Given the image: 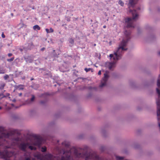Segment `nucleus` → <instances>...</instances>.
Wrapping results in <instances>:
<instances>
[{
	"label": "nucleus",
	"instance_id": "30",
	"mask_svg": "<svg viewBox=\"0 0 160 160\" xmlns=\"http://www.w3.org/2000/svg\"><path fill=\"white\" fill-rule=\"evenodd\" d=\"M98 74V75H100L101 74V71L100 70L99 71Z\"/></svg>",
	"mask_w": 160,
	"mask_h": 160
},
{
	"label": "nucleus",
	"instance_id": "23",
	"mask_svg": "<svg viewBox=\"0 0 160 160\" xmlns=\"http://www.w3.org/2000/svg\"><path fill=\"white\" fill-rule=\"evenodd\" d=\"M36 157L38 159H41V154H38L37 155Z\"/></svg>",
	"mask_w": 160,
	"mask_h": 160
},
{
	"label": "nucleus",
	"instance_id": "12",
	"mask_svg": "<svg viewBox=\"0 0 160 160\" xmlns=\"http://www.w3.org/2000/svg\"><path fill=\"white\" fill-rule=\"evenodd\" d=\"M30 104V99L29 98L25 101L23 103V105H28Z\"/></svg>",
	"mask_w": 160,
	"mask_h": 160
},
{
	"label": "nucleus",
	"instance_id": "9",
	"mask_svg": "<svg viewBox=\"0 0 160 160\" xmlns=\"http://www.w3.org/2000/svg\"><path fill=\"white\" fill-rule=\"evenodd\" d=\"M138 0H129V8L131 6L133 7L134 5L137 2Z\"/></svg>",
	"mask_w": 160,
	"mask_h": 160
},
{
	"label": "nucleus",
	"instance_id": "35",
	"mask_svg": "<svg viewBox=\"0 0 160 160\" xmlns=\"http://www.w3.org/2000/svg\"><path fill=\"white\" fill-rule=\"evenodd\" d=\"M106 26H105V25H104V26H103V28H106Z\"/></svg>",
	"mask_w": 160,
	"mask_h": 160
},
{
	"label": "nucleus",
	"instance_id": "2",
	"mask_svg": "<svg viewBox=\"0 0 160 160\" xmlns=\"http://www.w3.org/2000/svg\"><path fill=\"white\" fill-rule=\"evenodd\" d=\"M125 36V38H123L119 44V47L118 48L116 52H114V55L115 56L113 57V60L116 61L121 58L122 55L123 53V51L127 50V48H124L127 44L128 42L130 39V32H128L127 31H125L124 32Z\"/></svg>",
	"mask_w": 160,
	"mask_h": 160
},
{
	"label": "nucleus",
	"instance_id": "28",
	"mask_svg": "<svg viewBox=\"0 0 160 160\" xmlns=\"http://www.w3.org/2000/svg\"><path fill=\"white\" fill-rule=\"evenodd\" d=\"M45 30L47 33H49V30L48 28H46Z\"/></svg>",
	"mask_w": 160,
	"mask_h": 160
},
{
	"label": "nucleus",
	"instance_id": "10",
	"mask_svg": "<svg viewBox=\"0 0 160 160\" xmlns=\"http://www.w3.org/2000/svg\"><path fill=\"white\" fill-rule=\"evenodd\" d=\"M24 87V85L21 84L18 85H16L15 87L16 89H18L19 90L23 89Z\"/></svg>",
	"mask_w": 160,
	"mask_h": 160
},
{
	"label": "nucleus",
	"instance_id": "31",
	"mask_svg": "<svg viewBox=\"0 0 160 160\" xmlns=\"http://www.w3.org/2000/svg\"><path fill=\"white\" fill-rule=\"evenodd\" d=\"M110 57L111 58L113 57V55L112 54H110L109 55Z\"/></svg>",
	"mask_w": 160,
	"mask_h": 160
},
{
	"label": "nucleus",
	"instance_id": "40",
	"mask_svg": "<svg viewBox=\"0 0 160 160\" xmlns=\"http://www.w3.org/2000/svg\"><path fill=\"white\" fill-rule=\"evenodd\" d=\"M9 95H10V94H9V93H8V94H7V96H9Z\"/></svg>",
	"mask_w": 160,
	"mask_h": 160
},
{
	"label": "nucleus",
	"instance_id": "33",
	"mask_svg": "<svg viewBox=\"0 0 160 160\" xmlns=\"http://www.w3.org/2000/svg\"><path fill=\"white\" fill-rule=\"evenodd\" d=\"M45 49V48H43L41 49V51H43L44 49Z\"/></svg>",
	"mask_w": 160,
	"mask_h": 160
},
{
	"label": "nucleus",
	"instance_id": "24",
	"mask_svg": "<svg viewBox=\"0 0 160 160\" xmlns=\"http://www.w3.org/2000/svg\"><path fill=\"white\" fill-rule=\"evenodd\" d=\"M35 98L34 96L33 95L32 96V97L31 98V102L33 101Z\"/></svg>",
	"mask_w": 160,
	"mask_h": 160
},
{
	"label": "nucleus",
	"instance_id": "15",
	"mask_svg": "<svg viewBox=\"0 0 160 160\" xmlns=\"http://www.w3.org/2000/svg\"><path fill=\"white\" fill-rule=\"evenodd\" d=\"M156 90H157V93L158 94V97H159V98H160V90L159 89L157 88Z\"/></svg>",
	"mask_w": 160,
	"mask_h": 160
},
{
	"label": "nucleus",
	"instance_id": "3",
	"mask_svg": "<svg viewBox=\"0 0 160 160\" xmlns=\"http://www.w3.org/2000/svg\"><path fill=\"white\" fill-rule=\"evenodd\" d=\"M64 156L61 157L60 160H74L71 155L70 153L64 152ZM45 160H53L55 156L49 153H46L44 157Z\"/></svg>",
	"mask_w": 160,
	"mask_h": 160
},
{
	"label": "nucleus",
	"instance_id": "14",
	"mask_svg": "<svg viewBox=\"0 0 160 160\" xmlns=\"http://www.w3.org/2000/svg\"><path fill=\"white\" fill-rule=\"evenodd\" d=\"M41 149V151L42 152H44L47 150V148L45 147H42Z\"/></svg>",
	"mask_w": 160,
	"mask_h": 160
},
{
	"label": "nucleus",
	"instance_id": "44",
	"mask_svg": "<svg viewBox=\"0 0 160 160\" xmlns=\"http://www.w3.org/2000/svg\"><path fill=\"white\" fill-rule=\"evenodd\" d=\"M41 102V103H43V102Z\"/></svg>",
	"mask_w": 160,
	"mask_h": 160
},
{
	"label": "nucleus",
	"instance_id": "16",
	"mask_svg": "<svg viewBox=\"0 0 160 160\" xmlns=\"http://www.w3.org/2000/svg\"><path fill=\"white\" fill-rule=\"evenodd\" d=\"M116 159L118 160H122L124 159V157L120 156H116Z\"/></svg>",
	"mask_w": 160,
	"mask_h": 160
},
{
	"label": "nucleus",
	"instance_id": "47",
	"mask_svg": "<svg viewBox=\"0 0 160 160\" xmlns=\"http://www.w3.org/2000/svg\"><path fill=\"white\" fill-rule=\"evenodd\" d=\"M1 95H0V96Z\"/></svg>",
	"mask_w": 160,
	"mask_h": 160
},
{
	"label": "nucleus",
	"instance_id": "6",
	"mask_svg": "<svg viewBox=\"0 0 160 160\" xmlns=\"http://www.w3.org/2000/svg\"><path fill=\"white\" fill-rule=\"evenodd\" d=\"M34 138L35 140L34 142V145L40 148L42 141V138L40 136L34 134L31 132V138ZM33 149L36 150V148H34L31 145V150Z\"/></svg>",
	"mask_w": 160,
	"mask_h": 160
},
{
	"label": "nucleus",
	"instance_id": "1",
	"mask_svg": "<svg viewBox=\"0 0 160 160\" xmlns=\"http://www.w3.org/2000/svg\"><path fill=\"white\" fill-rule=\"evenodd\" d=\"M17 132L16 129H13L7 133L3 132L0 134V155L2 158L7 160L8 158L13 154V152H9L8 149L18 146L19 148L25 151L28 147L30 149V145L26 142H22L21 139L16 135Z\"/></svg>",
	"mask_w": 160,
	"mask_h": 160
},
{
	"label": "nucleus",
	"instance_id": "27",
	"mask_svg": "<svg viewBox=\"0 0 160 160\" xmlns=\"http://www.w3.org/2000/svg\"><path fill=\"white\" fill-rule=\"evenodd\" d=\"M1 36H2V37L3 38H4L5 37V36L4 35V33H2V34Z\"/></svg>",
	"mask_w": 160,
	"mask_h": 160
},
{
	"label": "nucleus",
	"instance_id": "29",
	"mask_svg": "<svg viewBox=\"0 0 160 160\" xmlns=\"http://www.w3.org/2000/svg\"><path fill=\"white\" fill-rule=\"evenodd\" d=\"M12 54L11 53H9L8 54V57H10L12 55Z\"/></svg>",
	"mask_w": 160,
	"mask_h": 160
},
{
	"label": "nucleus",
	"instance_id": "37",
	"mask_svg": "<svg viewBox=\"0 0 160 160\" xmlns=\"http://www.w3.org/2000/svg\"><path fill=\"white\" fill-rule=\"evenodd\" d=\"M25 97L28 96V95H27V93H26V94H25Z\"/></svg>",
	"mask_w": 160,
	"mask_h": 160
},
{
	"label": "nucleus",
	"instance_id": "39",
	"mask_svg": "<svg viewBox=\"0 0 160 160\" xmlns=\"http://www.w3.org/2000/svg\"><path fill=\"white\" fill-rule=\"evenodd\" d=\"M20 26H22V25L21 24H20ZM22 28V27H21L20 28Z\"/></svg>",
	"mask_w": 160,
	"mask_h": 160
},
{
	"label": "nucleus",
	"instance_id": "46",
	"mask_svg": "<svg viewBox=\"0 0 160 160\" xmlns=\"http://www.w3.org/2000/svg\"><path fill=\"white\" fill-rule=\"evenodd\" d=\"M33 79H31V80H32Z\"/></svg>",
	"mask_w": 160,
	"mask_h": 160
},
{
	"label": "nucleus",
	"instance_id": "36",
	"mask_svg": "<svg viewBox=\"0 0 160 160\" xmlns=\"http://www.w3.org/2000/svg\"><path fill=\"white\" fill-rule=\"evenodd\" d=\"M4 85H2V88H3V87H4Z\"/></svg>",
	"mask_w": 160,
	"mask_h": 160
},
{
	"label": "nucleus",
	"instance_id": "17",
	"mask_svg": "<svg viewBox=\"0 0 160 160\" xmlns=\"http://www.w3.org/2000/svg\"><path fill=\"white\" fill-rule=\"evenodd\" d=\"M14 57H12L11 58L7 59V61L8 62H11L14 60Z\"/></svg>",
	"mask_w": 160,
	"mask_h": 160
},
{
	"label": "nucleus",
	"instance_id": "34",
	"mask_svg": "<svg viewBox=\"0 0 160 160\" xmlns=\"http://www.w3.org/2000/svg\"><path fill=\"white\" fill-rule=\"evenodd\" d=\"M16 100L15 99H13L12 100V101L14 102H16Z\"/></svg>",
	"mask_w": 160,
	"mask_h": 160
},
{
	"label": "nucleus",
	"instance_id": "4",
	"mask_svg": "<svg viewBox=\"0 0 160 160\" xmlns=\"http://www.w3.org/2000/svg\"><path fill=\"white\" fill-rule=\"evenodd\" d=\"M129 12L132 13V18H128L125 19V22L127 23V28H134V27L133 25V22L134 20L138 18V12L135 10H132L130 9Z\"/></svg>",
	"mask_w": 160,
	"mask_h": 160
},
{
	"label": "nucleus",
	"instance_id": "8",
	"mask_svg": "<svg viewBox=\"0 0 160 160\" xmlns=\"http://www.w3.org/2000/svg\"><path fill=\"white\" fill-rule=\"evenodd\" d=\"M116 62H107L106 63V67L111 70L112 68L115 66Z\"/></svg>",
	"mask_w": 160,
	"mask_h": 160
},
{
	"label": "nucleus",
	"instance_id": "32",
	"mask_svg": "<svg viewBox=\"0 0 160 160\" xmlns=\"http://www.w3.org/2000/svg\"><path fill=\"white\" fill-rule=\"evenodd\" d=\"M18 95L19 96H21L22 95V93H20L18 94Z\"/></svg>",
	"mask_w": 160,
	"mask_h": 160
},
{
	"label": "nucleus",
	"instance_id": "13",
	"mask_svg": "<svg viewBox=\"0 0 160 160\" xmlns=\"http://www.w3.org/2000/svg\"><path fill=\"white\" fill-rule=\"evenodd\" d=\"M157 108H160V99L158 98L156 100Z\"/></svg>",
	"mask_w": 160,
	"mask_h": 160
},
{
	"label": "nucleus",
	"instance_id": "26",
	"mask_svg": "<svg viewBox=\"0 0 160 160\" xmlns=\"http://www.w3.org/2000/svg\"><path fill=\"white\" fill-rule=\"evenodd\" d=\"M49 32H53V29L52 28H50V31Z\"/></svg>",
	"mask_w": 160,
	"mask_h": 160
},
{
	"label": "nucleus",
	"instance_id": "18",
	"mask_svg": "<svg viewBox=\"0 0 160 160\" xmlns=\"http://www.w3.org/2000/svg\"><path fill=\"white\" fill-rule=\"evenodd\" d=\"M118 3L121 6H123L124 5V3L121 0L119 1Z\"/></svg>",
	"mask_w": 160,
	"mask_h": 160
},
{
	"label": "nucleus",
	"instance_id": "19",
	"mask_svg": "<svg viewBox=\"0 0 160 160\" xmlns=\"http://www.w3.org/2000/svg\"><path fill=\"white\" fill-rule=\"evenodd\" d=\"M157 86L159 87H160V79H158L157 81Z\"/></svg>",
	"mask_w": 160,
	"mask_h": 160
},
{
	"label": "nucleus",
	"instance_id": "7",
	"mask_svg": "<svg viewBox=\"0 0 160 160\" xmlns=\"http://www.w3.org/2000/svg\"><path fill=\"white\" fill-rule=\"evenodd\" d=\"M109 72L108 71H106L105 73L104 74V77L102 78V81L101 82V84L100 85V87H102L105 86L106 83L109 77L108 75Z\"/></svg>",
	"mask_w": 160,
	"mask_h": 160
},
{
	"label": "nucleus",
	"instance_id": "41",
	"mask_svg": "<svg viewBox=\"0 0 160 160\" xmlns=\"http://www.w3.org/2000/svg\"><path fill=\"white\" fill-rule=\"evenodd\" d=\"M11 15L12 16L13 15V14L12 13H11Z\"/></svg>",
	"mask_w": 160,
	"mask_h": 160
},
{
	"label": "nucleus",
	"instance_id": "45",
	"mask_svg": "<svg viewBox=\"0 0 160 160\" xmlns=\"http://www.w3.org/2000/svg\"><path fill=\"white\" fill-rule=\"evenodd\" d=\"M20 50L21 51H22V49H20Z\"/></svg>",
	"mask_w": 160,
	"mask_h": 160
},
{
	"label": "nucleus",
	"instance_id": "22",
	"mask_svg": "<svg viewBox=\"0 0 160 160\" xmlns=\"http://www.w3.org/2000/svg\"><path fill=\"white\" fill-rule=\"evenodd\" d=\"M69 42L70 43H71L72 44H73V43H74L73 40V39H72V38H71L70 39Z\"/></svg>",
	"mask_w": 160,
	"mask_h": 160
},
{
	"label": "nucleus",
	"instance_id": "21",
	"mask_svg": "<svg viewBox=\"0 0 160 160\" xmlns=\"http://www.w3.org/2000/svg\"><path fill=\"white\" fill-rule=\"evenodd\" d=\"M91 70V69L90 68H85L84 70L85 71L87 72Z\"/></svg>",
	"mask_w": 160,
	"mask_h": 160
},
{
	"label": "nucleus",
	"instance_id": "38",
	"mask_svg": "<svg viewBox=\"0 0 160 160\" xmlns=\"http://www.w3.org/2000/svg\"><path fill=\"white\" fill-rule=\"evenodd\" d=\"M158 54L160 55V51L159 52H158Z\"/></svg>",
	"mask_w": 160,
	"mask_h": 160
},
{
	"label": "nucleus",
	"instance_id": "5",
	"mask_svg": "<svg viewBox=\"0 0 160 160\" xmlns=\"http://www.w3.org/2000/svg\"><path fill=\"white\" fill-rule=\"evenodd\" d=\"M74 153L76 157L78 158H85V160H97L98 158V157L94 154H90L89 155H87L86 154H83L82 153H78L76 150H75Z\"/></svg>",
	"mask_w": 160,
	"mask_h": 160
},
{
	"label": "nucleus",
	"instance_id": "25",
	"mask_svg": "<svg viewBox=\"0 0 160 160\" xmlns=\"http://www.w3.org/2000/svg\"><path fill=\"white\" fill-rule=\"evenodd\" d=\"M4 73L3 71L0 68V74H3Z\"/></svg>",
	"mask_w": 160,
	"mask_h": 160
},
{
	"label": "nucleus",
	"instance_id": "43",
	"mask_svg": "<svg viewBox=\"0 0 160 160\" xmlns=\"http://www.w3.org/2000/svg\"><path fill=\"white\" fill-rule=\"evenodd\" d=\"M137 9H138V10H140V8H138Z\"/></svg>",
	"mask_w": 160,
	"mask_h": 160
},
{
	"label": "nucleus",
	"instance_id": "42",
	"mask_svg": "<svg viewBox=\"0 0 160 160\" xmlns=\"http://www.w3.org/2000/svg\"><path fill=\"white\" fill-rule=\"evenodd\" d=\"M2 108L1 107H0V110Z\"/></svg>",
	"mask_w": 160,
	"mask_h": 160
},
{
	"label": "nucleus",
	"instance_id": "20",
	"mask_svg": "<svg viewBox=\"0 0 160 160\" xmlns=\"http://www.w3.org/2000/svg\"><path fill=\"white\" fill-rule=\"evenodd\" d=\"M9 78V76L8 75H6L4 77V78L5 80H7Z\"/></svg>",
	"mask_w": 160,
	"mask_h": 160
},
{
	"label": "nucleus",
	"instance_id": "11",
	"mask_svg": "<svg viewBox=\"0 0 160 160\" xmlns=\"http://www.w3.org/2000/svg\"><path fill=\"white\" fill-rule=\"evenodd\" d=\"M33 28L34 30H39L41 28L40 27L37 25L34 26Z\"/></svg>",
	"mask_w": 160,
	"mask_h": 160
}]
</instances>
